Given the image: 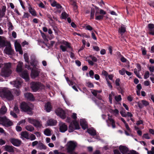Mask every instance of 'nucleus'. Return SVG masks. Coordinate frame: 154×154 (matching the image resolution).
<instances>
[{
    "mask_svg": "<svg viewBox=\"0 0 154 154\" xmlns=\"http://www.w3.org/2000/svg\"><path fill=\"white\" fill-rule=\"evenodd\" d=\"M148 26L149 31V34L154 35V24L153 23H149Z\"/></svg>",
    "mask_w": 154,
    "mask_h": 154,
    "instance_id": "nucleus-17",
    "label": "nucleus"
},
{
    "mask_svg": "<svg viewBox=\"0 0 154 154\" xmlns=\"http://www.w3.org/2000/svg\"><path fill=\"white\" fill-rule=\"evenodd\" d=\"M15 47L16 51L17 52L22 49L21 45L19 43H17L16 44H15Z\"/></svg>",
    "mask_w": 154,
    "mask_h": 154,
    "instance_id": "nucleus-34",
    "label": "nucleus"
},
{
    "mask_svg": "<svg viewBox=\"0 0 154 154\" xmlns=\"http://www.w3.org/2000/svg\"><path fill=\"white\" fill-rule=\"evenodd\" d=\"M141 103H142L143 106H147L149 104L148 101L144 100H142Z\"/></svg>",
    "mask_w": 154,
    "mask_h": 154,
    "instance_id": "nucleus-43",
    "label": "nucleus"
},
{
    "mask_svg": "<svg viewBox=\"0 0 154 154\" xmlns=\"http://www.w3.org/2000/svg\"><path fill=\"white\" fill-rule=\"evenodd\" d=\"M0 123L5 126L10 127L13 125V122L5 116L0 117Z\"/></svg>",
    "mask_w": 154,
    "mask_h": 154,
    "instance_id": "nucleus-7",
    "label": "nucleus"
},
{
    "mask_svg": "<svg viewBox=\"0 0 154 154\" xmlns=\"http://www.w3.org/2000/svg\"><path fill=\"white\" fill-rule=\"evenodd\" d=\"M149 76V72L148 71H146L144 75V78L146 79Z\"/></svg>",
    "mask_w": 154,
    "mask_h": 154,
    "instance_id": "nucleus-48",
    "label": "nucleus"
},
{
    "mask_svg": "<svg viewBox=\"0 0 154 154\" xmlns=\"http://www.w3.org/2000/svg\"><path fill=\"white\" fill-rule=\"evenodd\" d=\"M86 60L88 62L89 64L90 65L93 66L94 65V63L93 61L90 60H87V57H86Z\"/></svg>",
    "mask_w": 154,
    "mask_h": 154,
    "instance_id": "nucleus-53",
    "label": "nucleus"
},
{
    "mask_svg": "<svg viewBox=\"0 0 154 154\" xmlns=\"http://www.w3.org/2000/svg\"><path fill=\"white\" fill-rule=\"evenodd\" d=\"M28 8L29 10V12L32 16H36V13L35 9H33L31 6L29 7Z\"/></svg>",
    "mask_w": 154,
    "mask_h": 154,
    "instance_id": "nucleus-31",
    "label": "nucleus"
},
{
    "mask_svg": "<svg viewBox=\"0 0 154 154\" xmlns=\"http://www.w3.org/2000/svg\"><path fill=\"white\" fill-rule=\"evenodd\" d=\"M30 139L31 140H33L36 139L35 136L33 134H31L30 136Z\"/></svg>",
    "mask_w": 154,
    "mask_h": 154,
    "instance_id": "nucleus-60",
    "label": "nucleus"
},
{
    "mask_svg": "<svg viewBox=\"0 0 154 154\" xmlns=\"http://www.w3.org/2000/svg\"><path fill=\"white\" fill-rule=\"evenodd\" d=\"M70 3L72 5L74 6L75 7H77L76 5V0H70Z\"/></svg>",
    "mask_w": 154,
    "mask_h": 154,
    "instance_id": "nucleus-49",
    "label": "nucleus"
},
{
    "mask_svg": "<svg viewBox=\"0 0 154 154\" xmlns=\"http://www.w3.org/2000/svg\"><path fill=\"white\" fill-rule=\"evenodd\" d=\"M21 136L23 138H25L27 139H29V134L26 131H22L21 133Z\"/></svg>",
    "mask_w": 154,
    "mask_h": 154,
    "instance_id": "nucleus-28",
    "label": "nucleus"
},
{
    "mask_svg": "<svg viewBox=\"0 0 154 154\" xmlns=\"http://www.w3.org/2000/svg\"><path fill=\"white\" fill-rule=\"evenodd\" d=\"M85 29L89 31H91L93 29V28L90 25H88L86 26Z\"/></svg>",
    "mask_w": 154,
    "mask_h": 154,
    "instance_id": "nucleus-57",
    "label": "nucleus"
},
{
    "mask_svg": "<svg viewBox=\"0 0 154 154\" xmlns=\"http://www.w3.org/2000/svg\"><path fill=\"white\" fill-rule=\"evenodd\" d=\"M46 146L42 143L38 144L37 146V149H39L40 150L45 149H46Z\"/></svg>",
    "mask_w": 154,
    "mask_h": 154,
    "instance_id": "nucleus-29",
    "label": "nucleus"
},
{
    "mask_svg": "<svg viewBox=\"0 0 154 154\" xmlns=\"http://www.w3.org/2000/svg\"><path fill=\"white\" fill-rule=\"evenodd\" d=\"M30 88L34 92H36L42 88L43 85L39 82H32L30 84Z\"/></svg>",
    "mask_w": 154,
    "mask_h": 154,
    "instance_id": "nucleus-5",
    "label": "nucleus"
},
{
    "mask_svg": "<svg viewBox=\"0 0 154 154\" xmlns=\"http://www.w3.org/2000/svg\"><path fill=\"white\" fill-rule=\"evenodd\" d=\"M20 73V75L22 78L25 79L26 81L29 80V77L27 70H24Z\"/></svg>",
    "mask_w": 154,
    "mask_h": 154,
    "instance_id": "nucleus-13",
    "label": "nucleus"
},
{
    "mask_svg": "<svg viewBox=\"0 0 154 154\" xmlns=\"http://www.w3.org/2000/svg\"><path fill=\"white\" fill-rule=\"evenodd\" d=\"M118 32L121 35H122L126 32V28L124 25H121V27L119 29Z\"/></svg>",
    "mask_w": 154,
    "mask_h": 154,
    "instance_id": "nucleus-24",
    "label": "nucleus"
},
{
    "mask_svg": "<svg viewBox=\"0 0 154 154\" xmlns=\"http://www.w3.org/2000/svg\"><path fill=\"white\" fill-rule=\"evenodd\" d=\"M14 85L15 87L17 88H20L21 83L19 81H16L14 82Z\"/></svg>",
    "mask_w": 154,
    "mask_h": 154,
    "instance_id": "nucleus-32",
    "label": "nucleus"
},
{
    "mask_svg": "<svg viewBox=\"0 0 154 154\" xmlns=\"http://www.w3.org/2000/svg\"><path fill=\"white\" fill-rule=\"evenodd\" d=\"M106 14V11L103 9H100V11H96L95 14V19L97 20H103L104 15Z\"/></svg>",
    "mask_w": 154,
    "mask_h": 154,
    "instance_id": "nucleus-8",
    "label": "nucleus"
},
{
    "mask_svg": "<svg viewBox=\"0 0 154 154\" xmlns=\"http://www.w3.org/2000/svg\"><path fill=\"white\" fill-rule=\"evenodd\" d=\"M6 11V7L3 6L2 9H0V18L3 17L5 15V12Z\"/></svg>",
    "mask_w": 154,
    "mask_h": 154,
    "instance_id": "nucleus-22",
    "label": "nucleus"
},
{
    "mask_svg": "<svg viewBox=\"0 0 154 154\" xmlns=\"http://www.w3.org/2000/svg\"><path fill=\"white\" fill-rule=\"evenodd\" d=\"M28 121L29 122L37 128H41L42 126L41 121L32 118H29Z\"/></svg>",
    "mask_w": 154,
    "mask_h": 154,
    "instance_id": "nucleus-9",
    "label": "nucleus"
},
{
    "mask_svg": "<svg viewBox=\"0 0 154 154\" xmlns=\"http://www.w3.org/2000/svg\"><path fill=\"white\" fill-rule=\"evenodd\" d=\"M24 95L25 97L28 100L31 101L34 100V97L31 93L29 92L25 93H24Z\"/></svg>",
    "mask_w": 154,
    "mask_h": 154,
    "instance_id": "nucleus-15",
    "label": "nucleus"
},
{
    "mask_svg": "<svg viewBox=\"0 0 154 154\" xmlns=\"http://www.w3.org/2000/svg\"><path fill=\"white\" fill-rule=\"evenodd\" d=\"M119 149L122 154H126L129 151L128 148L124 146L120 145L119 147Z\"/></svg>",
    "mask_w": 154,
    "mask_h": 154,
    "instance_id": "nucleus-16",
    "label": "nucleus"
},
{
    "mask_svg": "<svg viewBox=\"0 0 154 154\" xmlns=\"http://www.w3.org/2000/svg\"><path fill=\"white\" fill-rule=\"evenodd\" d=\"M57 122L56 120L51 119L47 121V124L48 126H54L56 124Z\"/></svg>",
    "mask_w": 154,
    "mask_h": 154,
    "instance_id": "nucleus-25",
    "label": "nucleus"
},
{
    "mask_svg": "<svg viewBox=\"0 0 154 154\" xmlns=\"http://www.w3.org/2000/svg\"><path fill=\"white\" fill-rule=\"evenodd\" d=\"M126 71L125 68H123L121 70H120L119 71V72L121 75H124L125 74V73H126Z\"/></svg>",
    "mask_w": 154,
    "mask_h": 154,
    "instance_id": "nucleus-42",
    "label": "nucleus"
},
{
    "mask_svg": "<svg viewBox=\"0 0 154 154\" xmlns=\"http://www.w3.org/2000/svg\"><path fill=\"white\" fill-rule=\"evenodd\" d=\"M6 54L9 55H13L14 54V51L12 49L10 45L7 46L4 50Z\"/></svg>",
    "mask_w": 154,
    "mask_h": 154,
    "instance_id": "nucleus-12",
    "label": "nucleus"
},
{
    "mask_svg": "<svg viewBox=\"0 0 154 154\" xmlns=\"http://www.w3.org/2000/svg\"><path fill=\"white\" fill-rule=\"evenodd\" d=\"M120 79L119 78H118L115 81V83L116 86H119L120 85Z\"/></svg>",
    "mask_w": 154,
    "mask_h": 154,
    "instance_id": "nucleus-59",
    "label": "nucleus"
},
{
    "mask_svg": "<svg viewBox=\"0 0 154 154\" xmlns=\"http://www.w3.org/2000/svg\"><path fill=\"white\" fill-rule=\"evenodd\" d=\"M106 81L107 82L108 85V86L110 87V88H112V86L111 85V82L109 81V80L107 78H106Z\"/></svg>",
    "mask_w": 154,
    "mask_h": 154,
    "instance_id": "nucleus-54",
    "label": "nucleus"
},
{
    "mask_svg": "<svg viewBox=\"0 0 154 154\" xmlns=\"http://www.w3.org/2000/svg\"><path fill=\"white\" fill-rule=\"evenodd\" d=\"M38 6L39 7H40L42 8H45V5L43 4V3L42 2H40L38 4Z\"/></svg>",
    "mask_w": 154,
    "mask_h": 154,
    "instance_id": "nucleus-61",
    "label": "nucleus"
},
{
    "mask_svg": "<svg viewBox=\"0 0 154 154\" xmlns=\"http://www.w3.org/2000/svg\"><path fill=\"white\" fill-rule=\"evenodd\" d=\"M68 127L65 123H61L59 125L60 132L64 133L67 130Z\"/></svg>",
    "mask_w": 154,
    "mask_h": 154,
    "instance_id": "nucleus-14",
    "label": "nucleus"
},
{
    "mask_svg": "<svg viewBox=\"0 0 154 154\" xmlns=\"http://www.w3.org/2000/svg\"><path fill=\"white\" fill-rule=\"evenodd\" d=\"M14 111L17 113H19L20 110L18 107L17 106H15L14 108Z\"/></svg>",
    "mask_w": 154,
    "mask_h": 154,
    "instance_id": "nucleus-47",
    "label": "nucleus"
},
{
    "mask_svg": "<svg viewBox=\"0 0 154 154\" xmlns=\"http://www.w3.org/2000/svg\"><path fill=\"white\" fill-rule=\"evenodd\" d=\"M0 95H3L8 100H11L14 99V97L11 91L6 88H4L1 90Z\"/></svg>",
    "mask_w": 154,
    "mask_h": 154,
    "instance_id": "nucleus-2",
    "label": "nucleus"
},
{
    "mask_svg": "<svg viewBox=\"0 0 154 154\" xmlns=\"http://www.w3.org/2000/svg\"><path fill=\"white\" fill-rule=\"evenodd\" d=\"M67 152L72 154V152L75 150L76 147L77 146V143L72 141H70L67 142Z\"/></svg>",
    "mask_w": 154,
    "mask_h": 154,
    "instance_id": "nucleus-4",
    "label": "nucleus"
},
{
    "mask_svg": "<svg viewBox=\"0 0 154 154\" xmlns=\"http://www.w3.org/2000/svg\"><path fill=\"white\" fill-rule=\"evenodd\" d=\"M26 129L28 131L32 132L33 131L34 129V128L31 125H27L26 127Z\"/></svg>",
    "mask_w": 154,
    "mask_h": 154,
    "instance_id": "nucleus-37",
    "label": "nucleus"
},
{
    "mask_svg": "<svg viewBox=\"0 0 154 154\" xmlns=\"http://www.w3.org/2000/svg\"><path fill=\"white\" fill-rule=\"evenodd\" d=\"M44 134L47 136H50L51 135V131L48 129H46L44 131Z\"/></svg>",
    "mask_w": 154,
    "mask_h": 154,
    "instance_id": "nucleus-38",
    "label": "nucleus"
},
{
    "mask_svg": "<svg viewBox=\"0 0 154 154\" xmlns=\"http://www.w3.org/2000/svg\"><path fill=\"white\" fill-rule=\"evenodd\" d=\"M60 48L63 52L65 51L66 50V47L62 45H60Z\"/></svg>",
    "mask_w": 154,
    "mask_h": 154,
    "instance_id": "nucleus-50",
    "label": "nucleus"
},
{
    "mask_svg": "<svg viewBox=\"0 0 154 154\" xmlns=\"http://www.w3.org/2000/svg\"><path fill=\"white\" fill-rule=\"evenodd\" d=\"M7 109L5 106H3L0 109V114L4 115L7 112Z\"/></svg>",
    "mask_w": 154,
    "mask_h": 154,
    "instance_id": "nucleus-30",
    "label": "nucleus"
},
{
    "mask_svg": "<svg viewBox=\"0 0 154 154\" xmlns=\"http://www.w3.org/2000/svg\"><path fill=\"white\" fill-rule=\"evenodd\" d=\"M16 129L17 131H20L22 130L21 127L20 126H17L16 127Z\"/></svg>",
    "mask_w": 154,
    "mask_h": 154,
    "instance_id": "nucleus-63",
    "label": "nucleus"
},
{
    "mask_svg": "<svg viewBox=\"0 0 154 154\" xmlns=\"http://www.w3.org/2000/svg\"><path fill=\"white\" fill-rule=\"evenodd\" d=\"M89 74L90 77L92 78H94V72L93 70H91L89 72Z\"/></svg>",
    "mask_w": 154,
    "mask_h": 154,
    "instance_id": "nucleus-58",
    "label": "nucleus"
},
{
    "mask_svg": "<svg viewBox=\"0 0 154 154\" xmlns=\"http://www.w3.org/2000/svg\"><path fill=\"white\" fill-rule=\"evenodd\" d=\"M61 16L63 19H66L68 17V15L66 12H64L62 13Z\"/></svg>",
    "mask_w": 154,
    "mask_h": 154,
    "instance_id": "nucleus-44",
    "label": "nucleus"
},
{
    "mask_svg": "<svg viewBox=\"0 0 154 154\" xmlns=\"http://www.w3.org/2000/svg\"><path fill=\"white\" fill-rule=\"evenodd\" d=\"M53 29L55 33L58 34V30L57 28V27L56 26H53Z\"/></svg>",
    "mask_w": 154,
    "mask_h": 154,
    "instance_id": "nucleus-52",
    "label": "nucleus"
},
{
    "mask_svg": "<svg viewBox=\"0 0 154 154\" xmlns=\"http://www.w3.org/2000/svg\"><path fill=\"white\" fill-rule=\"evenodd\" d=\"M55 112L57 115L60 116L61 118L64 119L66 118L65 113L62 109L58 108L55 110Z\"/></svg>",
    "mask_w": 154,
    "mask_h": 154,
    "instance_id": "nucleus-11",
    "label": "nucleus"
},
{
    "mask_svg": "<svg viewBox=\"0 0 154 154\" xmlns=\"http://www.w3.org/2000/svg\"><path fill=\"white\" fill-rule=\"evenodd\" d=\"M108 120L109 121L110 123H111V125L113 128H115L116 127V125H115V121L114 119L112 118V116H110L109 114L108 115Z\"/></svg>",
    "mask_w": 154,
    "mask_h": 154,
    "instance_id": "nucleus-27",
    "label": "nucleus"
},
{
    "mask_svg": "<svg viewBox=\"0 0 154 154\" xmlns=\"http://www.w3.org/2000/svg\"><path fill=\"white\" fill-rule=\"evenodd\" d=\"M143 137L147 139H149L150 138L148 133L144 134L143 135Z\"/></svg>",
    "mask_w": 154,
    "mask_h": 154,
    "instance_id": "nucleus-55",
    "label": "nucleus"
},
{
    "mask_svg": "<svg viewBox=\"0 0 154 154\" xmlns=\"http://www.w3.org/2000/svg\"><path fill=\"white\" fill-rule=\"evenodd\" d=\"M23 63L22 62H19L16 68V71L18 72H22V66Z\"/></svg>",
    "mask_w": 154,
    "mask_h": 154,
    "instance_id": "nucleus-23",
    "label": "nucleus"
},
{
    "mask_svg": "<svg viewBox=\"0 0 154 154\" xmlns=\"http://www.w3.org/2000/svg\"><path fill=\"white\" fill-rule=\"evenodd\" d=\"M115 99L117 102H119L122 100L121 96L120 95L116 96L115 97Z\"/></svg>",
    "mask_w": 154,
    "mask_h": 154,
    "instance_id": "nucleus-40",
    "label": "nucleus"
},
{
    "mask_svg": "<svg viewBox=\"0 0 154 154\" xmlns=\"http://www.w3.org/2000/svg\"><path fill=\"white\" fill-rule=\"evenodd\" d=\"M6 45V42L3 40L0 36V48L4 47Z\"/></svg>",
    "mask_w": 154,
    "mask_h": 154,
    "instance_id": "nucleus-33",
    "label": "nucleus"
},
{
    "mask_svg": "<svg viewBox=\"0 0 154 154\" xmlns=\"http://www.w3.org/2000/svg\"><path fill=\"white\" fill-rule=\"evenodd\" d=\"M141 49L142 50V54L143 56L146 55V51L145 48H142Z\"/></svg>",
    "mask_w": 154,
    "mask_h": 154,
    "instance_id": "nucleus-56",
    "label": "nucleus"
},
{
    "mask_svg": "<svg viewBox=\"0 0 154 154\" xmlns=\"http://www.w3.org/2000/svg\"><path fill=\"white\" fill-rule=\"evenodd\" d=\"M80 127L79 123L75 120L71 122L69 127L68 131L69 132H73L75 130L79 129Z\"/></svg>",
    "mask_w": 154,
    "mask_h": 154,
    "instance_id": "nucleus-6",
    "label": "nucleus"
},
{
    "mask_svg": "<svg viewBox=\"0 0 154 154\" xmlns=\"http://www.w3.org/2000/svg\"><path fill=\"white\" fill-rule=\"evenodd\" d=\"M24 59L25 61L28 64H29V56L27 53L24 54Z\"/></svg>",
    "mask_w": 154,
    "mask_h": 154,
    "instance_id": "nucleus-39",
    "label": "nucleus"
},
{
    "mask_svg": "<svg viewBox=\"0 0 154 154\" xmlns=\"http://www.w3.org/2000/svg\"><path fill=\"white\" fill-rule=\"evenodd\" d=\"M86 86L89 88H92L94 87L93 84L90 82H88L86 83Z\"/></svg>",
    "mask_w": 154,
    "mask_h": 154,
    "instance_id": "nucleus-45",
    "label": "nucleus"
},
{
    "mask_svg": "<svg viewBox=\"0 0 154 154\" xmlns=\"http://www.w3.org/2000/svg\"><path fill=\"white\" fill-rule=\"evenodd\" d=\"M13 93L17 96H19L21 93V91L18 88V89H13Z\"/></svg>",
    "mask_w": 154,
    "mask_h": 154,
    "instance_id": "nucleus-36",
    "label": "nucleus"
},
{
    "mask_svg": "<svg viewBox=\"0 0 154 154\" xmlns=\"http://www.w3.org/2000/svg\"><path fill=\"white\" fill-rule=\"evenodd\" d=\"M11 63H5L4 67L2 69L1 75L2 76L8 77L10 75L12 72L11 69Z\"/></svg>",
    "mask_w": 154,
    "mask_h": 154,
    "instance_id": "nucleus-1",
    "label": "nucleus"
},
{
    "mask_svg": "<svg viewBox=\"0 0 154 154\" xmlns=\"http://www.w3.org/2000/svg\"><path fill=\"white\" fill-rule=\"evenodd\" d=\"M40 69L36 67L32 69L31 76L32 78L35 79L38 77L40 73Z\"/></svg>",
    "mask_w": 154,
    "mask_h": 154,
    "instance_id": "nucleus-10",
    "label": "nucleus"
},
{
    "mask_svg": "<svg viewBox=\"0 0 154 154\" xmlns=\"http://www.w3.org/2000/svg\"><path fill=\"white\" fill-rule=\"evenodd\" d=\"M8 29L9 31L12 30L14 29V26L12 25V23L10 22L8 23Z\"/></svg>",
    "mask_w": 154,
    "mask_h": 154,
    "instance_id": "nucleus-41",
    "label": "nucleus"
},
{
    "mask_svg": "<svg viewBox=\"0 0 154 154\" xmlns=\"http://www.w3.org/2000/svg\"><path fill=\"white\" fill-rule=\"evenodd\" d=\"M14 147L12 146L6 145L5 146V149L6 151L9 152H14Z\"/></svg>",
    "mask_w": 154,
    "mask_h": 154,
    "instance_id": "nucleus-21",
    "label": "nucleus"
},
{
    "mask_svg": "<svg viewBox=\"0 0 154 154\" xmlns=\"http://www.w3.org/2000/svg\"><path fill=\"white\" fill-rule=\"evenodd\" d=\"M20 108L22 111L27 112L29 114H32V108L29 104L25 102H22L20 105Z\"/></svg>",
    "mask_w": 154,
    "mask_h": 154,
    "instance_id": "nucleus-3",
    "label": "nucleus"
},
{
    "mask_svg": "<svg viewBox=\"0 0 154 154\" xmlns=\"http://www.w3.org/2000/svg\"><path fill=\"white\" fill-rule=\"evenodd\" d=\"M11 143L14 146H19L21 143V141L18 139L12 138L11 140Z\"/></svg>",
    "mask_w": 154,
    "mask_h": 154,
    "instance_id": "nucleus-18",
    "label": "nucleus"
},
{
    "mask_svg": "<svg viewBox=\"0 0 154 154\" xmlns=\"http://www.w3.org/2000/svg\"><path fill=\"white\" fill-rule=\"evenodd\" d=\"M121 61L123 63H125L126 62L127 59L124 57L123 56L121 57L120 59Z\"/></svg>",
    "mask_w": 154,
    "mask_h": 154,
    "instance_id": "nucleus-62",
    "label": "nucleus"
},
{
    "mask_svg": "<svg viewBox=\"0 0 154 154\" xmlns=\"http://www.w3.org/2000/svg\"><path fill=\"white\" fill-rule=\"evenodd\" d=\"M125 111L124 109V110L120 111V113L123 117H126L127 116V115L125 113Z\"/></svg>",
    "mask_w": 154,
    "mask_h": 154,
    "instance_id": "nucleus-46",
    "label": "nucleus"
},
{
    "mask_svg": "<svg viewBox=\"0 0 154 154\" xmlns=\"http://www.w3.org/2000/svg\"><path fill=\"white\" fill-rule=\"evenodd\" d=\"M87 132L92 136H95L96 135V131L93 128H88Z\"/></svg>",
    "mask_w": 154,
    "mask_h": 154,
    "instance_id": "nucleus-19",
    "label": "nucleus"
},
{
    "mask_svg": "<svg viewBox=\"0 0 154 154\" xmlns=\"http://www.w3.org/2000/svg\"><path fill=\"white\" fill-rule=\"evenodd\" d=\"M95 9L93 8H91V9L90 19H94V15L95 14Z\"/></svg>",
    "mask_w": 154,
    "mask_h": 154,
    "instance_id": "nucleus-35",
    "label": "nucleus"
},
{
    "mask_svg": "<svg viewBox=\"0 0 154 154\" xmlns=\"http://www.w3.org/2000/svg\"><path fill=\"white\" fill-rule=\"evenodd\" d=\"M80 124L82 128L84 130H85L88 128V125L86 124V122L85 120H81L80 122Z\"/></svg>",
    "mask_w": 154,
    "mask_h": 154,
    "instance_id": "nucleus-26",
    "label": "nucleus"
},
{
    "mask_svg": "<svg viewBox=\"0 0 154 154\" xmlns=\"http://www.w3.org/2000/svg\"><path fill=\"white\" fill-rule=\"evenodd\" d=\"M45 109L47 112H50L51 110L52 107L51 103L49 102H47L45 105Z\"/></svg>",
    "mask_w": 154,
    "mask_h": 154,
    "instance_id": "nucleus-20",
    "label": "nucleus"
},
{
    "mask_svg": "<svg viewBox=\"0 0 154 154\" xmlns=\"http://www.w3.org/2000/svg\"><path fill=\"white\" fill-rule=\"evenodd\" d=\"M10 114L14 118H17V116L14 112L11 111L10 112Z\"/></svg>",
    "mask_w": 154,
    "mask_h": 154,
    "instance_id": "nucleus-51",
    "label": "nucleus"
},
{
    "mask_svg": "<svg viewBox=\"0 0 154 154\" xmlns=\"http://www.w3.org/2000/svg\"><path fill=\"white\" fill-rule=\"evenodd\" d=\"M148 4L151 7H152L154 8V2L150 1L148 3Z\"/></svg>",
    "mask_w": 154,
    "mask_h": 154,
    "instance_id": "nucleus-64",
    "label": "nucleus"
}]
</instances>
